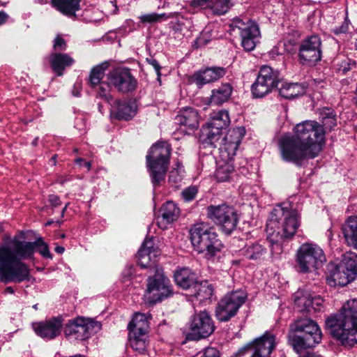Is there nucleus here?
<instances>
[{"label": "nucleus", "mask_w": 357, "mask_h": 357, "mask_svg": "<svg viewBox=\"0 0 357 357\" xmlns=\"http://www.w3.org/2000/svg\"><path fill=\"white\" fill-rule=\"evenodd\" d=\"M210 121L207 123L222 130L230 124L229 112L226 109L214 111L210 114Z\"/></svg>", "instance_id": "nucleus-36"}, {"label": "nucleus", "mask_w": 357, "mask_h": 357, "mask_svg": "<svg viewBox=\"0 0 357 357\" xmlns=\"http://www.w3.org/2000/svg\"><path fill=\"white\" fill-rule=\"evenodd\" d=\"M158 255L159 251L154 247L153 240L151 238L146 239L137 252L139 264L142 267L146 268L151 257H155Z\"/></svg>", "instance_id": "nucleus-28"}, {"label": "nucleus", "mask_w": 357, "mask_h": 357, "mask_svg": "<svg viewBox=\"0 0 357 357\" xmlns=\"http://www.w3.org/2000/svg\"><path fill=\"white\" fill-rule=\"evenodd\" d=\"M171 146L166 142L154 144L146 156V167L154 187L160 186L168 170Z\"/></svg>", "instance_id": "nucleus-6"}, {"label": "nucleus", "mask_w": 357, "mask_h": 357, "mask_svg": "<svg viewBox=\"0 0 357 357\" xmlns=\"http://www.w3.org/2000/svg\"><path fill=\"white\" fill-rule=\"evenodd\" d=\"M280 84L279 71L269 66L260 68L258 76L252 84L251 91L255 98H263Z\"/></svg>", "instance_id": "nucleus-14"}, {"label": "nucleus", "mask_w": 357, "mask_h": 357, "mask_svg": "<svg viewBox=\"0 0 357 357\" xmlns=\"http://www.w3.org/2000/svg\"><path fill=\"white\" fill-rule=\"evenodd\" d=\"M73 180V176L67 175L65 176H61L58 178V182L61 185H64L66 182L70 181Z\"/></svg>", "instance_id": "nucleus-61"}, {"label": "nucleus", "mask_w": 357, "mask_h": 357, "mask_svg": "<svg viewBox=\"0 0 357 357\" xmlns=\"http://www.w3.org/2000/svg\"><path fill=\"white\" fill-rule=\"evenodd\" d=\"M109 84L119 93L127 94L136 90L137 80L132 74L130 68L116 67L107 75Z\"/></svg>", "instance_id": "nucleus-16"}, {"label": "nucleus", "mask_w": 357, "mask_h": 357, "mask_svg": "<svg viewBox=\"0 0 357 357\" xmlns=\"http://www.w3.org/2000/svg\"><path fill=\"white\" fill-rule=\"evenodd\" d=\"M137 109L135 99H117L111 105L110 118L112 120L128 121L137 114Z\"/></svg>", "instance_id": "nucleus-19"}, {"label": "nucleus", "mask_w": 357, "mask_h": 357, "mask_svg": "<svg viewBox=\"0 0 357 357\" xmlns=\"http://www.w3.org/2000/svg\"><path fill=\"white\" fill-rule=\"evenodd\" d=\"M319 119L325 131L326 130L331 131L337 126L336 114L333 109L324 108L321 109L319 113Z\"/></svg>", "instance_id": "nucleus-38"}, {"label": "nucleus", "mask_w": 357, "mask_h": 357, "mask_svg": "<svg viewBox=\"0 0 357 357\" xmlns=\"http://www.w3.org/2000/svg\"><path fill=\"white\" fill-rule=\"evenodd\" d=\"M326 327L331 335L343 344H357V298L347 301L340 314L328 317Z\"/></svg>", "instance_id": "nucleus-4"}, {"label": "nucleus", "mask_w": 357, "mask_h": 357, "mask_svg": "<svg viewBox=\"0 0 357 357\" xmlns=\"http://www.w3.org/2000/svg\"><path fill=\"white\" fill-rule=\"evenodd\" d=\"M218 146L220 157L225 161L231 160L238 149L236 144L229 143L223 139H222L220 144H218Z\"/></svg>", "instance_id": "nucleus-40"}, {"label": "nucleus", "mask_w": 357, "mask_h": 357, "mask_svg": "<svg viewBox=\"0 0 357 357\" xmlns=\"http://www.w3.org/2000/svg\"><path fill=\"white\" fill-rule=\"evenodd\" d=\"M241 253L247 259L260 261L264 259L267 249L258 243H252L241 249Z\"/></svg>", "instance_id": "nucleus-32"}, {"label": "nucleus", "mask_w": 357, "mask_h": 357, "mask_svg": "<svg viewBox=\"0 0 357 357\" xmlns=\"http://www.w3.org/2000/svg\"><path fill=\"white\" fill-rule=\"evenodd\" d=\"M245 135V129L243 126L236 127L229 130L228 133L222 138L223 140L229 143L236 144L239 147L243 138Z\"/></svg>", "instance_id": "nucleus-41"}, {"label": "nucleus", "mask_w": 357, "mask_h": 357, "mask_svg": "<svg viewBox=\"0 0 357 357\" xmlns=\"http://www.w3.org/2000/svg\"><path fill=\"white\" fill-rule=\"evenodd\" d=\"M296 304L301 307V311L307 312H317L321 310L323 299L319 296L312 297L310 294L303 295L297 297L295 300Z\"/></svg>", "instance_id": "nucleus-29"}, {"label": "nucleus", "mask_w": 357, "mask_h": 357, "mask_svg": "<svg viewBox=\"0 0 357 357\" xmlns=\"http://www.w3.org/2000/svg\"><path fill=\"white\" fill-rule=\"evenodd\" d=\"M215 330L213 321L206 311H201L191 317L187 338L199 340L210 336Z\"/></svg>", "instance_id": "nucleus-17"}, {"label": "nucleus", "mask_w": 357, "mask_h": 357, "mask_svg": "<svg viewBox=\"0 0 357 357\" xmlns=\"http://www.w3.org/2000/svg\"><path fill=\"white\" fill-rule=\"evenodd\" d=\"M336 66L337 69L340 73L342 74H346L348 71L354 68L356 65L355 61L345 56H340L336 60Z\"/></svg>", "instance_id": "nucleus-46"}, {"label": "nucleus", "mask_w": 357, "mask_h": 357, "mask_svg": "<svg viewBox=\"0 0 357 357\" xmlns=\"http://www.w3.org/2000/svg\"><path fill=\"white\" fill-rule=\"evenodd\" d=\"M14 289L12 287H7L4 290L5 294H14Z\"/></svg>", "instance_id": "nucleus-63"}, {"label": "nucleus", "mask_w": 357, "mask_h": 357, "mask_svg": "<svg viewBox=\"0 0 357 357\" xmlns=\"http://www.w3.org/2000/svg\"><path fill=\"white\" fill-rule=\"evenodd\" d=\"M174 120L176 124L194 130L199 127V116L197 109L186 107L178 112Z\"/></svg>", "instance_id": "nucleus-23"}, {"label": "nucleus", "mask_w": 357, "mask_h": 357, "mask_svg": "<svg viewBox=\"0 0 357 357\" xmlns=\"http://www.w3.org/2000/svg\"><path fill=\"white\" fill-rule=\"evenodd\" d=\"M100 18V13L95 8L85 9L82 15V20L87 23L97 22Z\"/></svg>", "instance_id": "nucleus-49"}, {"label": "nucleus", "mask_w": 357, "mask_h": 357, "mask_svg": "<svg viewBox=\"0 0 357 357\" xmlns=\"http://www.w3.org/2000/svg\"><path fill=\"white\" fill-rule=\"evenodd\" d=\"M229 8V0H211L210 8L215 15L225 14Z\"/></svg>", "instance_id": "nucleus-47"}, {"label": "nucleus", "mask_w": 357, "mask_h": 357, "mask_svg": "<svg viewBox=\"0 0 357 357\" xmlns=\"http://www.w3.org/2000/svg\"><path fill=\"white\" fill-rule=\"evenodd\" d=\"M96 327L100 328L98 322L89 318L77 317L68 321L64 326L63 333L69 340L82 341L91 337Z\"/></svg>", "instance_id": "nucleus-15"}, {"label": "nucleus", "mask_w": 357, "mask_h": 357, "mask_svg": "<svg viewBox=\"0 0 357 357\" xmlns=\"http://www.w3.org/2000/svg\"><path fill=\"white\" fill-rule=\"evenodd\" d=\"M107 63H102L93 67L90 72L89 76V84L91 87L96 86L101 83L105 75V71L107 68Z\"/></svg>", "instance_id": "nucleus-39"}, {"label": "nucleus", "mask_w": 357, "mask_h": 357, "mask_svg": "<svg viewBox=\"0 0 357 357\" xmlns=\"http://www.w3.org/2000/svg\"><path fill=\"white\" fill-rule=\"evenodd\" d=\"M229 33L234 36H238L241 45L245 51L253 50L260 37V31L258 25L253 21L243 22L240 18L234 19L229 24Z\"/></svg>", "instance_id": "nucleus-9"}, {"label": "nucleus", "mask_w": 357, "mask_h": 357, "mask_svg": "<svg viewBox=\"0 0 357 357\" xmlns=\"http://www.w3.org/2000/svg\"><path fill=\"white\" fill-rule=\"evenodd\" d=\"M109 4L112 6V10L111 11L112 14H116L118 11V7L116 5V0H110L109 1Z\"/></svg>", "instance_id": "nucleus-62"}, {"label": "nucleus", "mask_w": 357, "mask_h": 357, "mask_svg": "<svg viewBox=\"0 0 357 357\" xmlns=\"http://www.w3.org/2000/svg\"><path fill=\"white\" fill-rule=\"evenodd\" d=\"M179 214L180 209L176 204L172 201H168L161 206L159 218L167 223H171L177 220Z\"/></svg>", "instance_id": "nucleus-35"}, {"label": "nucleus", "mask_w": 357, "mask_h": 357, "mask_svg": "<svg viewBox=\"0 0 357 357\" xmlns=\"http://www.w3.org/2000/svg\"><path fill=\"white\" fill-rule=\"evenodd\" d=\"M111 84L109 82H102L97 84L96 86H92L96 92V97L103 99L107 102H110L112 100L111 94Z\"/></svg>", "instance_id": "nucleus-44"}, {"label": "nucleus", "mask_w": 357, "mask_h": 357, "mask_svg": "<svg viewBox=\"0 0 357 357\" xmlns=\"http://www.w3.org/2000/svg\"><path fill=\"white\" fill-rule=\"evenodd\" d=\"M207 216L221 227L225 234H231L236 228L238 217L236 210L228 205H211L207 207Z\"/></svg>", "instance_id": "nucleus-13"}, {"label": "nucleus", "mask_w": 357, "mask_h": 357, "mask_svg": "<svg viewBox=\"0 0 357 357\" xmlns=\"http://www.w3.org/2000/svg\"><path fill=\"white\" fill-rule=\"evenodd\" d=\"M75 162L79 164L80 166H84L87 168V170H90L91 167V162L89 161H85L81 158H78L75 160Z\"/></svg>", "instance_id": "nucleus-59"}, {"label": "nucleus", "mask_w": 357, "mask_h": 357, "mask_svg": "<svg viewBox=\"0 0 357 357\" xmlns=\"http://www.w3.org/2000/svg\"><path fill=\"white\" fill-rule=\"evenodd\" d=\"M301 216L290 202L277 204L266 224L267 238L272 244L291 239L301 225Z\"/></svg>", "instance_id": "nucleus-3"}, {"label": "nucleus", "mask_w": 357, "mask_h": 357, "mask_svg": "<svg viewBox=\"0 0 357 357\" xmlns=\"http://www.w3.org/2000/svg\"><path fill=\"white\" fill-rule=\"evenodd\" d=\"M349 20H348V17H346L342 24L339 26L333 28L332 29V32L335 35L346 33L349 31Z\"/></svg>", "instance_id": "nucleus-53"}, {"label": "nucleus", "mask_w": 357, "mask_h": 357, "mask_svg": "<svg viewBox=\"0 0 357 357\" xmlns=\"http://www.w3.org/2000/svg\"><path fill=\"white\" fill-rule=\"evenodd\" d=\"M190 241L194 249L204 253L208 259L213 257L222 247L215 229L206 222L194 224L190 229Z\"/></svg>", "instance_id": "nucleus-7"}, {"label": "nucleus", "mask_w": 357, "mask_h": 357, "mask_svg": "<svg viewBox=\"0 0 357 357\" xmlns=\"http://www.w3.org/2000/svg\"><path fill=\"white\" fill-rule=\"evenodd\" d=\"M298 271L306 273L317 269L326 261L323 250L314 243H303L296 255Z\"/></svg>", "instance_id": "nucleus-10"}, {"label": "nucleus", "mask_w": 357, "mask_h": 357, "mask_svg": "<svg viewBox=\"0 0 357 357\" xmlns=\"http://www.w3.org/2000/svg\"><path fill=\"white\" fill-rule=\"evenodd\" d=\"M213 293V287L208 282H197L196 281L192 287V295L200 302L210 299Z\"/></svg>", "instance_id": "nucleus-37"}, {"label": "nucleus", "mask_w": 357, "mask_h": 357, "mask_svg": "<svg viewBox=\"0 0 357 357\" xmlns=\"http://www.w3.org/2000/svg\"><path fill=\"white\" fill-rule=\"evenodd\" d=\"M176 284L183 289H190L196 282L195 274L188 268H177L174 273Z\"/></svg>", "instance_id": "nucleus-27"}, {"label": "nucleus", "mask_w": 357, "mask_h": 357, "mask_svg": "<svg viewBox=\"0 0 357 357\" xmlns=\"http://www.w3.org/2000/svg\"><path fill=\"white\" fill-rule=\"evenodd\" d=\"M213 38L211 29L205 28L197 37L192 43V47L195 49L202 48L208 45Z\"/></svg>", "instance_id": "nucleus-45"}, {"label": "nucleus", "mask_w": 357, "mask_h": 357, "mask_svg": "<svg viewBox=\"0 0 357 357\" xmlns=\"http://www.w3.org/2000/svg\"><path fill=\"white\" fill-rule=\"evenodd\" d=\"M134 273V267L132 265H127L122 272V282H126L130 281Z\"/></svg>", "instance_id": "nucleus-54"}, {"label": "nucleus", "mask_w": 357, "mask_h": 357, "mask_svg": "<svg viewBox=\"0 0 357 357\" xmlns=\"http://www.w3.org/2000/svg\"><path fill=\"white\" fill-rule=\"evenodd\" d=\"M49 202L52 207H57L61 204L60 198L56 195H50L49 196Z\"/></svg>", "instance_id": "nucleus-58"}, {"label": "nucleus", "mask_w": 357, "mask_h": 357, "mask_svg": "<svg viewBox=\"0 0 357 357\" xmlns=\"http://www.w3.org/2000/svg\"><path fill=\"white\" fill-rule=\"evenodd\" d=\"M342 229L348 245L357 249V215L349 217Z\"/></svg>", "instance_id": "nucleus-33"}, {"label": "nucleus", "mask_w": 357, "mask_h": 357, "mask_svg": "<svg viewBox=\"0 0 357 357\" xmlns=\"http://www.w3.org/2000/svg\"><path fill=\"white\" fill-rule=\"evenodd\" d=\"M233 173V165L229 162H225L217 168L215 176L218 182H225L229 181Z\"/></svg>", "instance_id": "nucleus-43"}, {"label": "nucleus", "mask_w": 357, "mask_h": 357, "mask_svg": "<svg viewBox=\"0 0 357 357\" xmlns=\"http://www.w3.org/2000/svg\"><path fill=\"white\" fill-rule=\"evenodd\" d=\"M222 137V130L208 123L201 128L200 141L205 146L218 147Z\"/></svg>", "instance_id": "nucleus-26"}, {"label": "nucleus", "mask_w": 357, "mask_h": 357, "mask_svg": "<svg viewBox=\"0 0 357 357\" xmlns=\"http://www.w3.org/2000/svg\"><path fill=\"white\" fill-rule=\"evenodd\" d=\"M233 88L229 83H223L211 91L210 103L220 105L227 102L231 98Z\"/></svg>", "instance_id": "nucleus-30"}, {"label": "nucleus", "mask_w": 357, "mask_h": 357, "mask_svg": "<svg viewBox=\"0 0 357 357\" xmlns=\"http://www.w3.org/2000/svg\"><path fill=\"white\" fill-rule=\"evenodd\" d=\"M211 0H192L190 6L195 8L209 9Z\"/></svg>", "instance_id": "nucleus-55"}, {"label": "nucleus", "mask_w": 357, "mask_h": 357, "mask_svg": "<svg viewBox=\"0 0 357 357\" xmlns=\"http://www.w3.org/2000/svg\"><path fill=\"white\" fill-rule=\"evenodd\" d=\"M9 18V15L3 10L0 11V26L5 24Z\"/></svg>", "instance_id": "nucleus-60"}, {"label": "nucleus", "mask_w": 357, "mask_h": 357, "mask_svg": "<svg viewBox=\"0 0 357 357\" xmlns=\"http://www.w3.org/2000/svg\"><path fill=\"white\" fill-rule=\"evenodd\" d=\"M321 40L317 35H312L301 41L298 50L301 63L313 66L321 61Z\"/></svg>", "instance_id": "nucleus-18"}, {"label": "nucleus", "mask_w": 357, "mask_h": 357, "mask_svg": "<svg viewBox=\"0 0 357 357\" xmlns=\"http://www.w3.org/2000/svg\"><path fill=\"white\" fill-rule=\"evenodd\" d=\"M275 346V336L271 332L266 331L261 337L256 338L243 349H251L252 352L261 355L262 357H270Z\"/></svg>", "instance_id": "nucleus-20"}, {"label": "nucleus", "mask_w": 357, "mask_h": 357, "mask_svg": "<svg viewBox=\"0 0 357 357\" xmlns=\"http://www.w3.org/2000/svg\"><path fill=\"white\" fill-rule=\"evenodd\" d=\"M291 331L299 333L289 337V343L297 353L314 347L322 339V333L317 323L310 318H301L291 324Z\"/></svg>", "instance_id": "nucleus-5"}, {"label": "nucleus", "mask_w": 357, "mask_h": 357, "mask_svg": "<svg viewBox=\"0 0 357 357\" xmlns=\"http://www.w3.org/2000/svg\"><path fill=\"white\" fill-rule=\"evenodd\" d=\"M35 250L45 258H52L42 238L27 242L21 241L17 236H5L3 242L0 243V282L7 284L29 281L30 269L22 260L31 258Z\"/></svg>", "instance_id": "nucleus-1"}, {"label": "nucleus", "mask_w": 357, "mask_h": 357, "mask_svg": "<svg viewBox=\"0 0 357 357\" xmlns=\"http://www.w3.org/2000/svg\"><path fill=\"white\" fill-rule=\"evenodd\" d=\"M247 294L242 290L232 291L225 295L218 303L215 316L220 322H227L234 317L245 303Z\"/></svg>", "instance_id": "nucleus-12"}, {"label": "nucleus", "mask_w": 357, "mask_h": 357, "mask_svg": "<svg viewBox=\"0 0 357 357\" xmlns=\"http://www.w3.org/2000/svg\"><path fill=\"white\" fill-rule=\"evenodd\" d=\"M184 176L183 167L180 164L177 163V167L174 168L170 172L169 176V181L178 183L180 182Z\"/></svg>", "instance_id": "nucleus-50"}, {"label": "nucleus", "mask_w": 357, "mask_h": 357, "mask_svg": "<svg viewBox=\"0 0 357 357\" xmlns=\"http://www.w3.org/2000/svg\"><path fill=\"white\" fill-rule=\"evenodd\" d=\"M62 320L59 317L35 323L33 325L35 333L40 337L45 340H53L61 333Z\"/></svg>", "instance_id": "nucleus-21"}, {"label": "nucleus", "mask_w": 357, "mask_h": 357, "mask_svg": "<svg viewBox=\"0 0 357 357\" xmlns=\"http://www.w3.org/2000/svg\"><path fill=\"white\" fill-rule=\"evenodd\" d=\"M171 17V15H167L165 13L158 14L156 13H151L141 15L139 19V22L142 24H153L160 22L162 19L167 20Z\"/></svg>", "instance_id": "nucleus-48"}, {"label": "nucleus", "mask_w": 357, "mask_h": 357, "mask_svg": "<svg viewBox=\"0 0 357 357\" xmlns=\"http://www.w3.org/2000/svg\"><path fill=\"white\" fill-rule=\"evenodd\" d=\"M200 357H220V353L214 347H207Z\"/></svg>", "instance_id": "nucleus-57"}, {"label": "nucleus", "mask_w": 357, "mask_h": 357, "mask_svg": "<svg viewBox=\"0 0 357 357\" xmlns=\"http://www.w3.org/2000/svg\"><path fill=\"white\" fill-rule=\"evenodd\" d=\"M48 59L52 70L59 77L62 76L65 69L75 62L69 54L62 52H52Z\"/></svg>", "instance_id": "nucleus-24"}, {"label": "nucleus", "mask_w": 357, "mask_h": 357, "mask_svg": "<svg viewBox=\"0 0 357 357\" xmlns=\"http://www.w3.org/2000/svg\"><path fill=\"white\" fill-rule=\"evenodd\" d=\"M146 62L149 64L151 65L153 67V68L155 70L157 77H158L157 79L159 82H160V77H161L160 70H161V66L159 64V63L158 62V61L156 59H155L153 57L146 58Z\"/></svg>", "instance_id": "nucleus-56"}, {"label": "nucleus", "mask_w": 357, "mask_h": 357, "mask_svg": "<svg viewBox=\"0 0 357 357\" xmlns=\"http://www.w3.org/2000/svg\"><path fill=\"white\" fill-rule=\"evenodd\" d=\"M52 43L53 52H61L67 50L66 40L61 33H57Z\"/></svg>", "instance_id": "nucleus-51"}, {"label": "nucleus", "mask_w": 357, "mask_h": 357, "mask_svg": "<svg viewBox=\"0 0 357 357\" xmlns=\"http://www.w3.org/2000/svg\"><path fill=\"white\" fill-rule=\"evenodd\" d=\"M304 357H321L319 355L315 354L314 353H307Z\"/></svg>", "instance_id": "nucleus-64"}, {"label": "nucleus", "mask_w": 357, "mask_h": 357, "mask_svg": "<svg viewBox=\"0 0 357 357\" xmlns=\"http://www.w3.org/2000/svg\"><path fill=\"white\" fill-rule=\"evenodd\" d=\"M294 135L285 134L279 140L282 159L296 164L305 159H313L322 151L326 131L316 121L306 120L297 123Z\"/></svg>", "instance_id": "nucleus-2"}, {"label": "nucleus", "mask_w": 357, "mask_h": 357, "mask_svg": "<svg viewBox=\"0 0 357 357\" xmlns=\"http://www.w3.org/2000/svg\"><path fill=\"white\" fill-rule=\"evenodd\" d=\"M173 286L162 269H156L146 280L145 296L151 304L162 302L174 295Z\"/></svg>", "instance_id": "nucleus-8"}, {"label": "nucleus", "mask_w": 357, "mask_h": 357, "mask_svg": "<svg viewBox=\"0 0 357 357\" xmlns=\"http://www.w3.org/2000/svg\"><path fill=\"white\" fill-rule=\"evenodd\" d=\"M147 335H139L135 334H129L130 344L133 350L139 354H143L146 349Z\"/></svg>", "instance_id": "nucleus-42"}, {"label": "nucleus", "mask_w": 357, "mask_h": 357, "mask_svg": "<svg viewBox=\"0 0 357 357\" xmlns=\"http://www.w3.org/2000/svg\"><path fill=\"white\" fill-rule=\"evenodd\" d=\"M278 88L279 94L286 99L295 98L305 93L304 88L298 83L283 82Z\"/></svg>", "instance_id": "nucleus-34"}, {"label": "nucleus", "mask_w": 357, "mask_h": 357, "mask_svg": "<svg viewBox=\"0 0 357 357\" xmlns=\"http://www.w3.org/2000/svg\"><path fill=\"white\" fill-rule=\"evenodd\" d=\"M82 0H51L52 6L63 15L76 20L77 12L80 10V3Z\"/></svg>", "instance_id": "nucleus-25"}, {"label": "nucleus", "mask_w": 357, "mask_h": 357, "mask_svg": "<svg viewBox=\"0 0 357 357\" xmlns=\"http://www.w3.org/2000/svg\"><path fill=\"white\" fill-rule=\"evenodd\" d=\"M149 328L146 316L142 313H136L128 325L129 334L147 335Z\"/></svg>", "instance_id": "nucleus-31"}, {"label": "nucleus", "mask_w": 357, "mask_h": 357, "mask_svg": "<svg viewBox=\"0 0 357 357\" xmlns=\"http://www.w3.org/2000/svg\"><path fill=\"white\" fill-rule=\"evenodd\" d=\"M357 275V264L354 259L345 258L338 264H329L327 266L326 281L331 287H344L353 281Z\"/></svg>", "instance_id": "nucleus-11"}, {"label": "nucleus", "mask_w": 357, "mask_h": 357, "mask_svg": "<svg viewBox=\"0 0 357 357\" xmlns=\"http://www.w3.org/2000/svg\"><path fill=\"white\" fill-rule=\"evenodd\" d=\"M198 192V188L195 185H191L184 189L181 195L184 201L189 202L193 200Z\"/></svg>", "instance_id": "nucleus-52"}, {"label": "nucleus", "mask_w": 357, "mask_h": 357, "mask_svg": "<svg viewBox=\"0 0 357 357\" xmlns=\"http://www.w3.org/2000/svg\"><path fill=\"white\" fill-rule=\"evenodd\" d=\"M226 73L227 70L223 67H209L195 73L192 76V80L199 87H202L206 84L218 81L223 77Z\"/></svg>", "instance_id": "nucleus-22"}]
</instances>
